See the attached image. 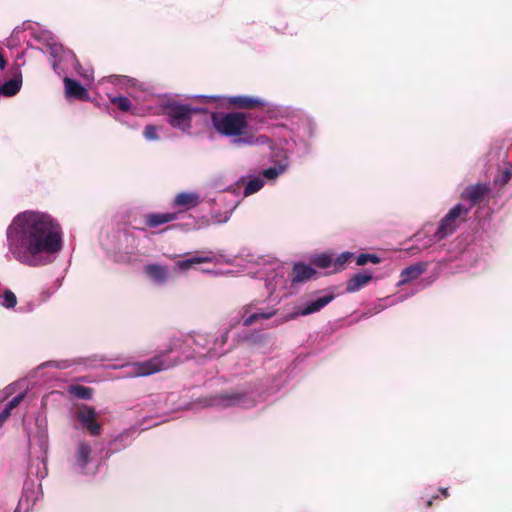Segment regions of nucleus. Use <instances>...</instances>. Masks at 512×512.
Here are the masks:
<instances>
[{
    "label": "nucleus",
    "instance_id": "obj_49",
    "mask_svg": "<svg viewBox=\"0 0 512 512\" xmlns=\"http://www.w3.org/2000/svg\"><path fill=\"white\" fill-rule=\"evenodd\" d=\"M387 305H383L381 303H379L377 306H376V312H380L382 310H384L386 308Z\"/></svg>",
    "mask_w": 512,
    "mask_h": 512
},
{
    "label": "nucleus",
    "instance_id": "obj_47",
    "mask_svg": "<svg viewBox=\"0 0 512 512\" xmlns=\"http://www.w3.org/2000/svg\"><path fill=\"white\" fill-rule=\"evenodd\" d=\"M40 304H38V302H28L26 305L24 306H21L19 308V311L22 312V313H28V312H32L34 311V309L39 306Z\"/></svg>",
    "mask_w": 512,
    "mask_h": 512
},
{
    "label": "nucleus",
    "instance_id": "obj_10",
    "mask_svg": "<svg viewBox=\"0 0 512 512\" xmlns=\"http://www.w3.org/2000/svg\"><path fill=\"white\" fill-rule=\"evenodd\" d=\"M102 454L99 445L86 439H80L74 449L71 463L76 473L95 475L101 465Z\"/></svg>",
    "mask_w": 512,
    "mask_h": 512
},
{
    "label": "nucleus",
    "instance_id": "obj_55",
    "mask_svg": "<svg viewBox=\"0 0 512 512\" xmlns=\"http://www.w3.org/2000/svg\"><path fill=\"white\" fill-rule=\"evenodd\" d=\"M415 238H416V240H420V239H421V238H420V234H419V233H418V234H416V235H415Z\"/></svg>",
    "mask_w": 512,
    "mask_h": 512
},
{
    "label": "nucleus",
    "instance_id": "obj_15",
    "mask_svg": "<svg viewBox=\"0 0 512 512\" xmlns=\"http://www.w3.org/2000/svg\"><path fill=\"white\" fill-rule=\"evenodd\" d=\"M193 98L202 100L205 103L224 99L228 104L241 109L260 108V104L263 103V98L250 95H236L228 97H221L217 95H195Z\"/></svg>",
    "mask_w": 512,
    "mask_h": 512
},
{
    "label": "nucleus",
    "instance_id": "obj_5",
    "mask_svg": "<svg viewBox=\"0 0 512 512\" xmlns=\"http://www.w3.org/2000/svg\"><path fill=\"white\" fill-rule=\"evenodd\" d=\"M33 36L41 44L39 50L49 53L50 63L57 75L64 77L68 72L77 70L79 63L75 54L71 50L64 49L63 45L56 41L52 32L39 27L33 29Z\"/></svg>",
    "mask_w": 512,
    "mask_h": 512
},
{
    "label": "nucleus",
    "instance_id": "obj_41",
    "mask_svg": "<svg viewBox=\"0 0 512 512\" xmlns=\"http://www.w3.org/2000/svg\"><path fill=\"white\" fill-rule=\"evenodd\" d=\"M143 135L148 141H155L159 139L157 128L153 125H147L144 129Z\"/></svg>",
    "mask_w": 512,
    "mask_h": 512
},
{
    "label": "nucleus",
    "instance_id": "obj_16",
    "mask_svg": "<svg viewBox=\"0 0 512 512\" xmlns=\"http://www.w3.org/2000/svg\"><path fill=\"white\" fill-rule=\"evenodd\" d=\"M75 417L79 427L86 429L90 435L97 436L100 434L101 426L96 422L98 413L92 406L87 404L78 405Z\"/></svg>",
    "mask_w": 512,
    "mask_h": 512
},
{
    "label": "nucleus",
    "instance_id": "obj_46",
    "mask_svg": "<svg viewBox=\"0 0 512 512\" xmlns=\"http://www.w3.org/2000/svg\"><path fill=\"white\" fill-rule=\"evenodd\" d=\"M231 214H232V212H231V211H229V212H228V211H226V212H225V213H223V214H220V215H214V216H213V219H214V221H215L216 223H219V224H221V223H226V222L230 219Z\"/></svg>",
    "mask_w": 512,
    "mask_h": 512
},
{
    "label": "nucleus",
    "instance_id": "obj_39",
    "mask_svg": "<svg viewBox=\"0 0 512 512\" xmlns=\"http://www.w3.org/2000/svg\"><path fill=\"white\" fill-rule=\"evenodd\" d=\"M368 262L373 264H378L380 262V258L376 254L370 253H362L356 257V265L363 266Z\"/></svg>",
    "mask_w": 512,
    "mask_h": 512
},
{
    "label": "nucleus",
    "instance_id": "obj_12",
    "mask_svg": "<svg viewBox=\"0 0 512 512\" xmlns=\"http://www.w3.org/2000/svg\"><path fill=\"white\" fill-rule=\"evenodd\" d=\"M469 214V208L461 203L454 205L440 220L436 231L426 236L420 249H426L452 235L458 227V219L465 218Z\"/></svg>",
    "mask_w": 512,
    "mask_h": 512
},
{
    "label": "nucleus",
    "instance_id": "obj_20",
    "mask_svg": "<svg viewBox=\"0 0 512 512\" xmlns=\"http://www.w3.org/2000/svg\"><path fill=\"white\" fill-rule=\"evenodd\" d=\"M490 192V186L487 183H477L470 185L464 189L461 193V198L470 203L469 210L482 202L488 193Z\"/></svg>",
    "mask_w": 512,
    "mask_h": 512
},
{
    "label": "nucleus",
    "instance_id": "obj_54",
    "mask_svg": "<svg viewBox=\"0 0 512 512\" xmlns=\"http://www.w3.org/2000/svg\"><path fill=\"white\" fill-rule=\"evenodd\" d=\"M23 56H24V52H22L20 55H18V57H17V58H18V59H21V58H23Z\"/></svg>",
    "mask_w": 512,
    "mask_h": 512
},
{
    "label": "nucleus",
    "instance_id": "obj_27",
    "mask_svg": "<svg viewBox=\"0 0 512 512\" xmlns=\"http://www.w3.org/2000/svg\"><path fill=\"white\" fill-rule=\"evenodd\" d=\"M145 224L150 228H156L160 225L172 222L177 219L176 213H149L146 214Z\"/></svg>",
    "mask_w": 512,
    "mask_h": 512
},
{
    "label": "nucleus",
    "instance_id": "obj_43",
    "mask_svg": "<svg viewBox=\"0 0 512 512\" xmlns=\"http://www.w3.org/2000/svg\"><path fill=\"white\" fill-rule=\"evenodd\" d=\"M55 293V289L47 288L44 289L40 294L38 295L37 302L38 304L45 303L50 299V297Z\"/></svg>",
    "mask_w": 512,
    "mask_h": 512
},
{
    "label": "nucleus",
    "instance_id": "obj_36",
    "mask_svg": "<svg viewBox=\"0 0 512 512\" xmlns=\"http://www.w3.org/2000/svg\"><path fill=\"white\" fill-rule=\"evenodd\" d=\"M108 98L110 102L114 105H117L122 112H128L132 110V104L128 97L108 94Z\"/></svg>",
    "mask_w": 512,
    "mask_h": 512
},
{
    "label": "nucleus",
    "instance_id": "obj_1",
    "mask_svg": "<svg viewBox=\"0 0 512 512\" xmlns=\"http://www.w3.org/2000/svg\"><path fill=\"white\" fill-rule=\"evenodd\" d=\"M6 257L39 268L52 264L64 247L60 221L46 211L25 210L16 214L5 232Z\"/></svg>",
    "mask_w": 512,
    "mask_h": 512
},
{
    "label": "nucleus",
    "instance_id": "obj_9",
    "mask_svg": "<svg viewBox=\"0 0 512 512\" xmlns=\"http://www.w3.org/2000/svg\"><path fill=\"white\" fill-rule=\"evenodd\" d=\"M257 392L254 386L238 387L229 391L205 397L201 403L204 407L226 409L233 407L249 408L256 403Z\"/></svg>",
    "mask_w": 512,
    "mask_h": 512
},
{
    "label": "nucleus",
    "instance_id": "obj_6",
    "mask_svg": "<svg viewBox=\"0 0 512 512\" xmlns=\"http://www.w3.org/2000/svg\"><path fill=\"white\" fill-rule=\"evenodd\" d=\"M291 120L290 140L284 139V143H281L282 149L286 153L306 154L317 136V124L311 116L297 109Z\"/></svg>",
    "mask_w": 512,
    "mask_h": 512
},
{
    "label": "nucleus",
    "instance_id": "obj_23",
    "mask_svg": "<svg viewBox=\"0 0 512 512\" xmlns=\"http://www.w3.org/2000/svg\"><path fill=\"white\" fill-rule=\"evenodd\" d=\"M21 65L22 64H17L15 71L13 72V77L0 85V95L11 97L19 92L22 86V73L20 71Z\"/></svg>",
    "mask_w": 512,
    "mask_h": 512
},
{
    "label": "nucleus",
    "instance_id": "obj_22",
    "mask_svg": "<svg viewBox=\"0 0 512 512\" xmlns=\"http://www.w3.org/2000/svg\"><path fill=\"white\" fill-rule=\"evenodd\" d=\"M427 267V262H417L404 268L400 273V280L396 286L401 287L418 279L427 270Z\"/></svg>",
    "mask_w": 512,
    "mask_h": 512
},
{
    "label": "nucleus",
    "instance_id": "obj_56",
    "mask_svg": "<svg viewBox=\"0 0 512 512\" xmlns=\"http://www.w3.org/2000/svg\"><path fill=\"white\" fill-rule=\"evenodd\" d=\"M84 77H85L87 80H89V79H91V78H92L90 75H84Z\"/></svg>",
    "mask_w": 512,
    "mask_h": 512
},
{
    "label": "nucleus",
    "instance_id": "obj_29",
    "mask_svg": "<svg viewBox=\"0 0 512 512\" xmlns=\"http://www.w3.org/2000/svg\"><path fill=\"white\" fill-rule=\"evenodd\" d=\"M372 280V274L368 272L357 273L352 276L346 286L347 292L353 293L359 291Z\"/></svg>",
    "mask_w": 512,
    "mask_h": 512
},
{
    "label": "nucleus",
    "instance_id": "obj_32",
    "mask_svg": "<svg viewBox=\"0 0 512 512\" xmlns=\"http://www.w3.org/2000/svg\"><path fill=\"white\" fill-rule=\"evenodd\" d=\"M122 242H124L126 245L123 248L125 254L127 257L125 260H130L131 256H133L137 250L138 247V240L131 232H124L122 234Z\"/></svg>",
    "mask_w": 512,
    "mask_h": 512
},
{
    "label": "nucleus",
    "instance_id": "obj_40",
    "mask_svg": "<svg viewBox=\"0 0 512 512\" xmlns=\"http://www.w3.org/2000/svg\"><path fill=\"white\" fill-rule=\"evenodd\" d=\"M352 252H342L335 259H333V266L336 270H340L344 267L347 261L353 257Z\"/></svg>",
    "mask_w": 512,
    "mask_h": 512
},
{
    "label": "nucleus",
    "instance_id": "obj_34",
    "mask_svg": "<svg viewBox=\"0 0 512 512\" xmlns=\"http://www.w3.org/2000/svg\"><path fill=\"white\" fill-rule=\"evenodd\" d=\"M17 305V297L15 293L7 288H0V306L5 309H13Z\"/></svg>",
    "mask_w": 512,
    "mask_h": 512
},
{
    "label": "nucleus",
    "instance_id": "obj_37",
    "mask_svg": "<svg viewBox=\"0 0 512 512\" xmlns=\"http://www.w3.org/2000/svg\"><path fill=\"white\" fill-rule=\"evenodd\" d=\"M312 263L319 268H328L333 265V258L330 254L322 253L313 257Z\"/></svg>",
    "mask_w": 512,
    "mask_h": 512
},
{
    "label": "nucleus",
    "instance_id": "obj_19",
    "mask_svg": "<svg viewBox=\"0 0 512 512\" xmlns=\"http://www.w3.org/2000/svg\"><path fill=\"white\" fill-rule=\"evenodd\" d=\"M143 273L149 281L158 287H163L171 279V272L166 265L159 263H149L143 267Z\"/></svg>",
    "mask_w": 512,
    "mask_h": 512
},
{
    "label": "nucleus",
    "instance_id": "obj_26",
    "mask_svg": "<svg viewBox=\"0 0 512 512\" xmlns=\"http://www.w3.org/2000/svg\"><path fill=\"white\" fill-rule=\"evenodd\" d=\"M316 274L315 269L304 263H296L291 273V285L310 280Z\"/></svg>",
    "mask_w": 512,
    "mask_h": 512
},
{
    "label": "nucleus",
    "instance_id": "obj_4",
    "mask_svg": "<svg viewBox=\"0 0 512 512\" xmlns=\"http://www.w3.org/2000/svg\"><path fill=\"white\" fill-rule=\"evenodd\" d=\"M211 121L215 130L224 136H235L233 143L237 145H265L270 143V139L265 135H252L244 133L247 127V121L243 114L232 112H209V122Z\"/></svg>",
    "mask_w": 512,
    "mask_h": 512
},
{
    "label": "nucleus",
    "instance_id": "obj_44",
    "mask_svg": "<svg viewBox=\"0 0 512 512\" xmlns=\"http://www.w3.org/2000/svg\"><path fill=\"white\" fill-rule=\"evenodd\" d=\"M273 379H272V383L270 385V389H279L283 384L284 382L286 381V377H284L283 374H280L279 376H275L273 375L272 376Z\"/></svg>",
    "mask_w": 512,
    "mask_h": 512
},
{
    "label": "nucleus",
    "instance_id": "obj_38",
    "mask_svg": "<svg viewBox=\"0 0 512 512\" xmlns=\"http://www.w3.org/2000/svg\"><path fill=\"white\" fill-rule=\"evenodd\" d=\"M75 364H77L75 360H52L45 362L44 364H42V366L65 370L72 367Z\"/></svg>",
    "mask_w": 512,
    "mask_h": 512
},
{
    "label": "nucleus",
    "instance_id": "obj_3",
    "mask_svg": "<svg viewBox=\"0 0 512 512\" xmlns=\"http://www.w3.org/2000/svg\"><path fill=\"white\" fill-rule=\"evenodd\" d=\"M29 442L30 473L44 479L47 474V456L49 450L48 422L46 417L38 416L26 427Z\"/></svg>",
    "mask_w": 512,
    "mask_h": 512
},
{
    "label": "nucleus",
    "instance_id": "obj_33",
    "mask_svg": "<svg viewBox=\"0 0 512 512\" xmlns=\"http://www.w3.org/2000/svg\"><path fill=\"white\" fill-rule=\"evenodd\" d=\"M67 392L82 400H90L93 396V389L90 387L78 385V384H72L67 387Z\"/></svg>",
    "mask_w": 512,
    "mask_h": 512
},
{
    "label": "nucleus",
    "instance_id": "obj_51",
    "mask_svg": "<svg viewBox=\"0 0 512 512\" xmlns=\"http://www.w3.org/2000/svg\"><path fill=\"white\" fill-rule=\"evenodd\" d=\"M405 299H406V297L402 296V297L398 298L397 300L392 301V302H391V305H392V304H395V303H397V302H402V301H404Z\"/></svg>",
    "mask_w": 512,
    "mask_h": 512
},
{
    "label": "nucleus",
    "instance_id": "obj_24",
    "mask_svg": "<svg viewBox=\"0 0 512 512\" xmlns=\"http://www.w3.org/2000/svg\"><path fill=\"white\" fill-rule=\"evenodd\" d=\"M65 85V94L67 98L73 99H87V90L81 85L80 82L69 78L68 76L63 77Z\"/></svg>",
    "mask_w": 512,
    "mask_h": 512
},
{
    "label": "nucleus",
    "instance_id": "obj_53",
    "mask_svg": "<svg viewBox=\"0 0 512 512\" xmlns=\"http://www.w3.org/2000/svg\"><path fill=\"white\" fill-rule=\"evenodd\" d=\"M431 504H432V499H428V500H427L426 507H427V508H428V507H430V506H431Z\"/></svg>",
    "mask_w": 512,
    "mask_h": 512
},
{
    "label": "nucleus",
    "instance_id": "obj_30",
    "mask_svg": "<svg viewBox=\"0 0 512 512\" xmlns=\"http://www.w3.org/2000/svg\"><path fill=\"white\" fill-rule=\"evenodd\" d=\"M208 186L211 189L219 192L228 191L231 187L230 179L228 174L225 172H219L214 174L208 181Z\"/></svg>",
    "mask_w": 512,
    "mask_h": 512
},
{
    "label": "nucleus",
    "instance_id": "obj_7",
    "mask_svg": "<svg viewBox=\"0 0 512 512\" xmlns=\"http://www.w3.org/2000/svg\"><path fill=\"white\" fill-rule=\"evenodd\" d=\"M258 268L252 272L253 277L263 280L270 296L276 293L284 292L286 296L291 284V272L289 268L277 260L268 261L260 259L257 263Z\"/></svg>",
    "mask_w": 512,
    "mask_h": 512
},
{
    "label": "nucleus",
    "instance_id": "obj_28",
    "mask_svg": "<svg viewBox=\"0 0 512 512\" xmlns=\"http://www.w3.org/2000/svg\"><path fill=\"white\" fill-rule=\"evenodd\" d=\"M240 182L245 183L243 190V195L245 197H248L259 192L265 185L264 179L260 175L248 176L246 181L245 178L242 177L240 179Z\"/></svg>",
    "mask_w": 512,
    "mask_h": 512
},
{
    "label": "nucleus",
    "instance_id": "obj_13",
    "mask_svg": "<svg viewBox=\"0 0 512 512\" xmlns=\"http://www.w3.org/2000/svg\"><path fill=\"white\" fill-rule=\"evenodd\" d=\"M177 360L175 357H171L167 353H161L147 361L135 362L130 365H126L128 368L126 376L128 377H144L162 370H167L175 366Z\"/></svg>",
    "mask_w": 512,
    "mask_h": 512
},
{
    "label": "nucleus",
    "instance_id": "obj_42",
    "mask_svg": "<svg viewBox=\"0 0 512 512\" xmlns=\"http://www.w3.org/2000/svg\"><path fill=\"white\" fill-rule=\"evenodd\" d=\"M108 80L113 84H119V85H132V79L126 77V76H118V75H112L108 77Z\"/></svg>",
    "mask_w": 512,
    "mask_h": 512
},
{
    "label": "nucleus",
    "instance_id": "obj_25",
    "mask_svg": "<svg viewBox=\"0 0 512 512\" xmlns=\"http://www.w3.org/2000/svg\"><path fill=\"white\" fill-rule=\"evenodd\" d=\"M201 201L197 192H181L175 196L174 205L188 210L198 206Z\"/></svg>",
    "mask_w": 512,
    "mask_h": 512
},
{
    "label": "nucleus",
    "instance_id": "obj_35",
    "mask_svg": "<svg viewBox=\"0 0 512 512\" xmlns=\"http://www.w3.org/2000/svg\"><path fill=\"white\" fill-rule=\"evenodd\" d=\"M203 258L210 259L207 261H203L204 263L232 264L234 261V257L232 255H227L224 253L209 252V253L203 255Z\"/></svg>",
    "mask_w": 512,
    "mask_h": 512
},
{
    "label": "nucleus",
    "instance_id": "obj_45",
    "mask_svg": "<svg viewBox=\"0 0 512 512\" xmlns=\"http://www.w3.org/2000/svg\"><path fill=\"white\" fill-rule=\"evenodd\" d=\"M265 338H266V335L259 334V333H251V334H246L244 336L245 340H247L251 343H254V344L260 343Z\"/></svg>",
    "mask_w": 512,
    "mask_h": 512
},
{
    "label": "nucleus",
    "instance_id": "obj_14",
    "mask_svg": "<svg viewBox=\"0 0 512 512\" xmlns=\"http://www.w3.org/2000/svg\"><path fill=\"white\" fill-rule=\"evenodd\" d=\"M334 297L335 296L333 293H325L311 297L304 303L296 306L292 312L277 318L275 320V326L282 325L300 316H307L316 313L328 305L334 299Z\"/></svg>",
    "mask_w": 512,
    "mask_h": 512
},
{
    "label": "nucleus",
    "instance_id": "obj_2",
    "mask_svg": "<svg viewBox=\"0 0 512 512\" xmlns=\"http://www.w3.org/2000/svg\"><path fill=\"white\" fill-rule=\"evenodd\" d=\"M155 113L165 115L169 125L184 134H191L194 127L209 123V111L206 108L177 100H161Z\"/></svg>",
    "mask_w": 512,
    "mask_h": 512
},
{
    "label": "nucleus",
    "instance_id": "obj_31",
    "mask_svg": "<svg viewBox=\"0 0 512 512\" xmlns=\"http://www.w3.org/2000/svg\"><path fill=\"white\" fill-rule=\"evenodd\" d=\"M207 258H203V255H195L190 258L181 259L175 262L174 271L186 272L191 270L195 265L204 263Z\"/></svg>",
    "mask_w": 512,
    "mask_h": 512
},
{
    "label": "nucleus",
    "instance_id": "obj_48",
    "mask_svg": "<svg viewBox=\"0 0 512 512\" xmlns=\"http://www.w3.org/2000/svg\"><path fill=\"white\" fill-rule=\"evenodd\" d=\"M511 176H512V173L510 172V170H507V169H506V170H505V171H503V173H502V182H503V183L508 182V181L510 180Z\"/></svg>",
    "mask_w": 512,
    "mask_h": 512
},
{
    "label": "nucleus",
    "instance_id": "obj_18",
    "mask_svg": "<svg viewBox=\"0 0 512 512\" xmlns=\"http://www.w3.org/2000/svg\"><path fill=\"white\" fill-rule=\"evenodd\" d=\"M42 485L41 483L26 482L24 485L23 495L20 498L16 508L23 512H29L35 504L42 498Z\"/></svg>",
    "mask_w": 512,
    "mask_h": 512
},
{
    "label": "nucleus",
    "instance_id": "obj_21",
    "mask_svg": "<svg viewBox=\"0 0 512 512\" xmlns=\"http://www.w3.org/2000/svg\"><path fill=\"white\" fill-rule=\"evenodd\" d=\"M260 109L262 113L266 115L269 119H291L294 116L296 109L284 106L280 104H276L273 102H268L263 99V103L260 104Z\"/></svg>",
    "mask_w": 512,
    "mask_h": 512
},
{
    "label": "nucleus",
    "instance_id": "obj_50",
    "mask_svg": "<svg viewBox=\"0 0 512 512\" xmlns=\"http://www.w3.org/2000/svg\"><path fill=\"white\" fill-rule=\"evenodd\" d=\"M277 31L281 32V33H284L286 30H287V25L284 24L282 27L280 28H276Z\"/></svg>",
    "mask_w": 512,
    "mask_h": 512
},
{
    "label": "nucleus",
    "instance_id": "obj_8",
    "mask_svg": "<svg viewBox=\"0 0 512 512\" xmlns=\"http://www.w3.org/2000/svg\"><path fill=\"white\" fill-rule=\"evenodd\" d=\"M283 315H278V309L275 305L271 306L265 300L254 299L241 306L230 319V327L242 324L244 327H250L263 321L273 319L272 327L275 326V320Z\"/></svg>",
    "mask_w": 512,
    "mask_h": 512
},
{
    "label": "nucleus",
    "instance_id": "obj_57",
    "mask_svg": "<svg viewBox=\"0 0 512 512\" xmlns=\"http://www.w3.org/2000/svg\"><path fill=\"white\" fill-rule=\"evenodd\" d=\"M13 512H23V511H21V510H20V509H18V508H15V510H14Z\"/></svg>",
    "mask_w": 512,
    "mask_h": 512
},
{
    "label": "nucleus",
    "instance_id": "obj_11",
    "mask_svg": "<svg viewBox=\"0 0 512 512\" xmlns=\"http://www.w3.org/2000/svg\"><path fill=\"white\" fill-rule=\"evenodd\" d=\"M232 327H227L217 334L195 333L191 339L195 345V353L199 357L213 359L228 352L227 342Z\"/></svg>",
    "mask_w": 512,
    "mask_h": 512
},
{
    "label": "nucleus",
    "instance_id": "obj_17",
    "mask_svg": "<svg viewBox=\"0 0 512 512\" xmlns=\"http://www.w3.org/2000/svg\"><path fill=\"white\" fill-rule=\"evenodd\" d=\"M268 145L272 150L271 157H272V161H273L274 165L264 169L260 176L263 177L264 183H274L278 179L279 176H281L288 170L290 162H289V158L287 155L288 153H286V152L279 159H276L278 157V154H277L274 146H272L271 140H270V143H268Z\"/></svg>",
    "mask_w": 512,
    "mask_h": 512
},
{
    "label": "nucleus",
    "instance_id": "obj_52",
    "mask_svg": "<svg viewBox=\"0 0 512 512\" xmlns=\"http://www.w3.org/2000/svg\"><path fill=\"white\" fill-rule=\"evenodd\" d=\"M441 492L444 495V497H448L449 494L446 488L441 489Z\"/></svg>",
    "mask_w": 512,
    "mask_h": 512
}]
</instances>
